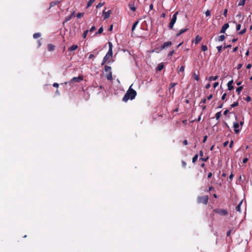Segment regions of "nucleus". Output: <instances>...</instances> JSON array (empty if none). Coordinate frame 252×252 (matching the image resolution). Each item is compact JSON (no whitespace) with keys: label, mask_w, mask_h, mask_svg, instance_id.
Masks as SVG:
<instances>
[{"label":"nucleus","mask_w":252,"mask_h":252,"mask_svg":"<svg viewBox=\"0 0 252 252\" xmlns=\"http://www.w3.org/2000/svg\"><path fill=\"white\" fill-rule=\"evenodd\" d=\"M206 98H204V99L201 100V101L200 102V104H201V103H206Z\"/></svg>","instance_id":"6e6d98bb"},{"label":"nucleus","mask_w":252,"mask_h":252,"mask_svg":"<svg viewBox=\"0 0 252 252\" xmlns=\"http://www.w3.org/2000/svg\"><path fill=\"white\" fill-rule=\"evenodd\" d=\"M227 10L225 9L223 12V15L226 17L227 15Z\"/></svg>","instance_id":"052dcab7"},{"label":"nucleus","mask_w":252,"mask_h":252,"mask_svg":"<svg viewBox=\"0 0 252 252\" xmlns=\"http://www.w3.org/2000/svg\"><path fill=\"white\" fill-rule=\"evenodd\" d=\"M71 16H68L65 18V22H67L71 19Z\"/></svg>","instance_id":"4c0bfd02"},{"label":"nucleus","mask_w":252,"mask_h":252,"mask_svg":"<svg viewBox=\"0 0 252 252\" xmlns=\"http://www.w3.org/2000/svg\"><path fill=\"white\" fill-rule=\"evenodd\" d=\"M246 0H239L238 1V6H243L245 5Z\"/></svg>","instance_id":"412c9836"},{"label":"nucleus","mask_w":252,"mask_h":252,"mask_svg":"<svg viewBox=\"0 0 252 252\" xmlns=\"http://www.w3.org/2000/svg\"><path fill=\"white\" fill-rule=\"evenodd\" d=\"M208 49L207 46L206 45H202L201 46V50L203 51H206Z\"/></svg>","instance_id":"7c9ffc66"},{"label":"nucleus","mask_w":252,"mask_h":252,"mask_svg":"<svg viewBox=\"0 0 252 252\" xmlns=\"http://www.w3.org/2000/svg\"><path fill=\"white\" fill-rule=\"evenodd\" d=\"M58 3V2H57V1H53V2H51V3H50V7H52V6H55Z\"/></svg>","instance_id":"58836bf2"},{"label":"nucleus","mask_w":252,"mask_h":252,"mask_svg":"<svg viewBox=\"0 0 252 252\" xmlns=\"http://www.w3.org/2000/svg\"><path fill=\"white\" fill-rule=\"evenodd\" d=\"M219 85V83L218 82H215L214 85H213V87L214 88H216Z\"/></svg>","instance_id":"5fc2aeb1"},{"label":"nucleus","mask_w":252,"mask_h":252,"mask_svg":"<svg viewBox=\"0 0 252 252\" xmlns=\"http://www.w3.org/2000/svg\"><path fill=\"white\" fill-rule=\"evenodd\" d=\"M213 97V95L212 94H210L208 97H207V99L208 100H210Z\"/></svg>","instance_id":"bf43d9fd"},{"label":"nucleus","mask_w":252,"mask_h":252,"mask_svg":"<svg viewBox=\"0 0 252 252\" xmlns=\"http://www.w3.org/2000/svg\"><path fill=\"white\" fill-rule=\"evenodd\" d=\"M94 55L93 54H90L89 56V59H91L94 57Z\"/></svg>","instance_id":"0e129e2a"},{"label":"nucleus","mask_w":252,"mask_h":252,"mask_svg":"<svg viewBox=\"0 0 252 252\" xmlns=\"http://www.w3.org/2000/svg\"><path fill=\"white\" fill-rule=\"evenodd\" d=\"M214 212L220 216H227L228 215V212L225 209H216L214 210Z\"/></svg>","instance_id":"39448f33"},{"label":"nucleus","mask_w":252,"mask_h":252,"mask_svg":"<svg viewBox=\"0 0 252 252\" xmlns=\"http://www.w3.org/2000/svg\"><path fill=\"white\" fill-rule=\"evenodd\" d=\"M208 199L209 198L207 195L198 196L197 197V202L198 203H203L206 205L208 203Z\"/></svg>","instance_id":"20e7f679"},{"label":"nucleus","mask_w":252,"mask_h":252,"mask_svg":"<svg viewBox=\"0 0 252 252\" xmlns=\"http://www.w3.org/2000/svg\"><path fill=\"white\" fill-rule=\"evenodd\" d=\"M138 23H139V21H137L135 22V23L133 24V25L132 26V32L134 31V30H135V28L136 27V26L138 24Z\"/></svg>","instance_id":"a878e982"},{"label":"nucleus","mask_w":252,"mask_h":252,"mask_svg":"<svg viewBox=\"0 0 252 252\" xmlns=\"http://www.w3.org/2000/svg\"><path fill=\"white\" fill-rule=\"evenodd\" d=\"M128 6L129 7V8L132 11H135V10H136V7L134 6V3H129V4H128Z\"/></svg>","instance_id":"2eb2a0df"},{"label":"nucleus","mask_w":252,"mask_h":252,"mask_svg":"<svg viewBox=\"0 0 252 252\" xmlns=\"http://www.w3.org/2000/svg\"><path fill=\"white\" fill-rule=\"evenodd\" d=\"M246 32V29H243V30L239 32V34H244V33H245V32Z\"/></svg>","instance_id":"79ce46f5"},{"label":"nucleus","mask_w":252,"mask_h":252,"mask_svg":"<svg viewBox=\"0 0 252 252\" xmlns=\"http://www.w3.org/2000/svg\"><path fill=\"white\" fill-rule=\"evenodd\" d=\"M198 155L197 154H196L192 158V162L193 163H194L196 162V161L197 160V158H198Z\"/></svg>","instance_id":"c756f323"},{"label":"nucleus","mask_w":252,"mask_h":252,"mask_svg":"<svg viewBox=\"0 0 252 252\" xmlns=\"http://www.w3.org/2000/svg\"><path fill=\"white\" fill-rule=\"evenodd\" d=\"M225 36L224 35H221L218 37V40L219 41H222L225 39Z\"/></svg>","instance_id":"b1692460"},{"label":"nucleus","mask_w":252,"mask_h":252,"mask_svg":"<svg viewBox=\"0 0 252 252\" xmlns=\"http://www.w3.org/2000/svg\"><path fill=\"white\" fill-rule=\"evenodd\" d=\"M248 160V158H244L243 160V162L244 163H246Z\"/></svg>","instance_id":"3c124183"},{"label":"nucleus","mask_w":252,"mask_h":252,"mask_svg":"<svg viewBox=\"0 0 252 252\" xmlns=\"http://www.w3.org/2000/svg\"><path fill=\"white\" fill-rule=\"evenodd\" d=\"M164 67V65L161 63L158 65L157 67V71H161Z\"/></svg>","instance_id":"dca6fc26"},{"label":"nucleus","mask_w":252,"mask_h":252,"mask_svg":"<svg viewBox=\"0 0 252 252\" xmlns=\"http://www.w3.org/2000/svg\"><path fill=\"white\" fill-rule=\"evenodd\" d=\"M83 80V77L82 76H79L78 77H74L69 82V83H73V82H80Z\"/></svg>","instance_id":"423d86ee"},{"label":"nucleus","mask_w":252,"mask_h":252,"mask_svg":"<svg viewBox=\"0 0 252 252\" xmlns=\"http://www.w3.org/2000/svg\"><path fill=\"white\" fill-rule=\"evenodd\" d=\"M241 26L240 24L237 25V26H236V31H238L239 30H240V28H241Z\"/></svg>","instance_id":"a18cd8bd"},{"label":"nucleus","mask_w":252,"mask_h":252,"mask_svg":"<svg viewBox=\"0 0 252 252\" xmlns=\"http://www.w3.org/2000/svg\"><path fill=\"white\" fill-rule=\"evenodd\" d=\"M106 77L107 79V80H111L112 79V73H108V74L106 75Z\"/></svg>","instance_id":"6ab92c4d"},{"label":"nucleus","mask_w":252,"mask_h":252,"mask_svg":"<svg viewBox=\"0 0 252 252\" xmlns=\"http://www.w3.org/2000/svg\"><path fill=\"white\" fill-rule=\"evenodd\" d=\"M179 12L176 11L173 15L172 19L169 24L168 28L169 29H172L175 23L176 22L177 18V15L178 14Z\"/></svg>","instance_id":"7ed1b4c3"},{"label":"nucleus","mask_w":252,"mask_h":252,"mask_svg":"<svg viewBox=\"0 0 252 252\" xmlns=\"http://www.w3.org/2000/svg\"><path fill=\"white\" fill-rule=\"evenodd\" d=\"M89 32V30H86L83 34V37L84 38H85L86 37V36L87 35L88 32Z\"/></svg>","instance_id":"e433bc0d"},{"label":"nucleus","mask_w":252,"mask_h":252,"mask_svg":"<svg viewBox=\"0 0 252 252\" xmlns=\"http://www.w3.org/2000/svg\"><path fill=\"white\" fill-rule=\"evenodd\" d=\"M221 116V111H220L219 112H217L215 115V117L216 118V120H218Z\"/></svg>","instance_id":"bb28decb"},{"label":"nucleus","mask_w":252,"mask_h":252,"mask_svg":"<svg viewBox=\"0 0 252 252\" xmlns=\"http://www.w3.org/2000/svg\"><path fill=\"white\" fill-rule=\"evenodd\" d=\"M238 49V47H235L233 49V52H235L237 51Z\"/></svg>","instance_id":"338daca9"},{"label":"nucleus","mask_w":252,"mask_h":252,"mask_svg":"<svg viewBox=\"0 0 252 252\" xmlns=\"http://www.w3.org/2000/svg\"><path fill=\"white\" fill-rule=\"evenodd\" d=\"M231 46H232L231 45H224V46L223 47V49H225L227 48H231Z\"/></svg>","instance_id":"864d4df0"},{"label":"nucleus","mask_w":252,"mask_h":252,"mask_svg":"<svg viewBox=\"0 0 252 252\" xmlns=\"http://www.w3.org/2000/svg\"><path fill=\"white\" fill-rule=\"evenodd\" d=\"M177 85V83H171L169 85V92L171 94H174L175 92V89L173 88Z\"/></svg>","instance_id":"0eeeda50"},{"label":"nucleus","mask_w":252,"mask_h":252,"mask_svg":"<svg viewBox=\"0 0 252 252\" xmlns=\"http://www.w3.org/2000/svg\"><path fill=\"white\" fill-rule=\"evenodd\" d=\"M131 87L132 85L130 86L123 98V100L125 102H126L128 99H133L137 94L136 92L132 89Z\"/></svg>","instance_id":"f257e3e1"},{"label":"nucleus","mask_w":252,"mask_h":252,"mask_svg":"<svg viewBox=\"0 0 252 252\" xmlns=\"http://www.w3.org/2000/svg\"><path fill=\"white\" fill-rule=\"evenodd\" d=\"M246 101L249 102V101H250L251 100V97L249 96H248L246 99Z\"/></svg>","instance_id":"8fccbe9b"},{"label":"nucleus","mask_w":252,"mask_h":252,"mask_svg":"<svg viewBox=\"0 0 252 252\" xmlns=\"http://www.w3.org/2000/svg\"><path fill=\"white\" fill-rule=\"evenodd\" d=\"M188 30V28H185V29H181L178 32H177L176 33V36H179L182 33L185 32Z\"/></svg>","instance_id":"ddd939ff"},{"label":"nucleus","mask_w":252,"mask_h":252,"mask_svg":"<svg viewBox=\"0 0 252 252\" xmlns=\"http://www.w3.org/2000/svg\"><path fill=\"white\" fill-rule=\"evenodd\" d=\"M233 80H231L230 81H229L227 83V87H228V90H229V91H231L232 90V89H233V86L232 85V84H233Z\"/></svg>","instance_id":"f8f14e48"},{"label":"nucleus","mask_w":252,"mask_h":252,"mask_svg":"<svg viewBox=\"0 0 252 252\" xmlns=\"http://www.w3.org/2000/svg\"><path fill=\"white\" fill-rule=\"evenodd\" d=\"M95 30V26H93L90 30V32H94V30Z\"/></svg>","instance_id":"c03bdc74"},{"label":"nucleus","mask_w":252,"mask_h":252,"mask_svg":"<svg viewBox=\"0 0 252 252\" xmlns=\"http://www.w3.org/2000/svg\"><path fill=\"white\" fill-rule=\"evenodd\" d=\"M53 86L54 87H56V88H58L59 87V84L57 83H54L53 84Z\"/></svg>","instance_id":"680f3d73"},{"label":"nucleus","mask_w":252,"mask_h":252,"mask_svg":"<svg viewBox=\"0 0 252 252\" xmlns=\"http://www.w3.org/2000/svg\"><path fill=\"white\" fill-rule=\"evenodd\" d=\"M174 53V51L173 50V51H171L170 52H169L168 54V56H172V55Z\"/></svg>","instance_id":"49530a36"},{"label":"nucleus","mask_w":252,"mask_h":252,"mask_svg":"<svg viewBox=\"0 0 252 252\" xmlns=\"http://www.w3.org/2000/svg\"><path fill=\"white\" fill-rule=\"evenodd\" d=\"M172 45V42L171 41H168L164 43L161 46V50H163L166 47H168Z\"/></svg>","instance_id":"6e6552de"},{"label":"nucleus","mask_w":252,"mask_h":252,"mask_svg":"<svg viewBox=\"0 0 252 252\" xmlns=\"http://www.w3.org/2000/svg\"><path fill=\"white\" fill-rule=\"evenodd\" d=\"M182 165L183 166V167H185L186 166V162L184 161H182Z\"/></svg>","instance_id":"e2e57ef3"},{"label":"nucleus","mask_w":252,"mask_h":252,"mask_svg":"<svg viewBox=\"0 0 252 252\" xmlns=\"http://www.w3.org/2000/svg\"><path fill=\"white\" fill-rule=\"evenodd\" d=\"M233 127L234 128V131L236 133H238L239 132L240 129H238L239 127V124L238 122H236L233 123Z\"/></svg>","instance_id":"9d476101"},{"label":"nucleus","mask_w":252,"mask_h":252,"mask_svg":"<svg viewBox=\"0 0 252 252\" xmlns=\"http://www.w3.org/2000/svg\"><path fill=\"white\" fill-rule=\"evenodd\" d=\"M226 96V93H224L221 96V99L222 100H224L225 98V97Z\"/></svg>","instance_id":"09e8293b"},{"label":"nucleus","mask_w":252,"mask_h":252,"mask_svg":"<svg viewBox=\"0 0 252 252\" xmlns=\"http://www.w3.org/2000/svg\"><path fill=\"white\" fill-rule=\"evenodd\" d=\"M48 49L49 51H53L55 49V46L51 44L48 45Z\"/></svg>","instance_id":"aec40b11"},{"label":"nucleus","mask_w":252,"mask_h":252,"mask_svg":"<svg viewBox=\"0 0 252 252\" xmlns=\"http://www.w3.org/2000/svg\"><path fill=\"white\" fill-rule=\"evenodd\" d=\"M218 79V76H210L209 79H208V80L209 81H215L217 79Z\"/></svg>","instance_id":"5701e85b"},{"label":"nucleus","mask_w":252,"mask_h":252,"mask_svg":"<svg viewBox=\"0 0 252 252\" xmlns=\"http://www.w3.org/2000/svg\"><path fill=\"white\" fill-rule=\"evenodd\" d=\"M104 3H102V2H99L98 3L96 6V8H99L100 7H101V6H103V5L104 4Z\"/></svg>","instance_id":"f704fd0d"},{"label":"nucleus","mask_w":252,"mask_h":252,"mask_svg":"<svg viewBox=\"0 0 252 252\" xmlns=\"http://www.w3.org/2000/svg\"><path fill=\"white\" fill-rule=\"evenodd\" d=\"M218 51L219 52H220L222 50V46H218L217 47Z\"/></svg>","instance_id":"37998d69"},{"label":"nucleus","mask_w":252,"mask_h":252,"mask_svg":"<svg viewBox=\"0 0 252 252\" xmlns=\"http://www.w3.org/2000/svg\"><path fill=\"white\" fill-rule=\"evenodd\" d=\"M229 28V24L227 23H226L224 24L222 27H221V30L220 32V33H224L226 31V30Z\"/></svg>","instance_id":"1a4fd4ad"},{"label":"nucleus","mask_w":252,"mask_h":252,"mask_svg":"<svg viewBox=\"0 0 252 252\" xmlns=\"http://www.w3.org/2000/svg\"><path fill=\"white\" fill-rule=\"evenodd\" d=\"M110 13H111L110 10H108V11H103V15L104 16V19H106L110 17Z\"/></svg>","instance_id":"9b49d317"},{"label":"nucleus","mask_w":252,"mask_h":252,"mask_svg":"<svg viewBox=\"0 0 252 252\" xmlns=\"http://www.w3.org/2000/svg\"><path fill=\"white\" fill-rule=\"evenodd\" d=\"M205 15L208 17V16H210L211 15V13H210V10H207L206 12H205Z\"/></svg>","instance_id":"ea45409f"},{"label":"nucleus","mask_w":252,"mask_h":252,"mask_svg":"<svg viewBox=\"0 0 252 252\" xmlns=\"http://www.w3.org/2000/svg\"><path fill=\"white\" fill-rule=\"evenodd\" d=\"M252 67V65L251 64H248L247 65V69H250Z\"/></svg>","instance_id":"774afa93"},{"label":"nucleus","mask_w":252,"mask_h":252,"mask_svg":"<svg viewBox=\"0 0 252 252\" xmlns=\"http://www.w3.org/2000/svg\"><path fill=\"white\" fill-rule=\"evenodd\" d=\"M228 111H229V110H227V109L225 110L223 112V114H224V115H226L228 113Z\"/></svg>","instance_id":"69168bd1"},{"label":"nucleus","mask_w":252,"mask_h":252,"mask_svg":"<svg viewBox=\"0 0 252 252\" xmlns=\"http://www.w3.org/2000/svg\"><path fill=\"white\" fill-rule=\"evenodd\" d=\"M207 139V135L204 136L203 137V142L205 143Z\"/></svg>","instance_id":"603ef678"},{"label":"nucleus","mask_w":252,"mask_h":252,"mask_svg":"<svg viewBox=\"0 0 252 252\" xmlns=\"http://www.w3.org/2000/svg\"><path fill=\"white\" fill-rule=\"evenodd\" d=\"M202 39V38L200 37L199 35H197L195 39L193 40V42H195V44H198Z\"/></svg>","instance_id":"4468645a"},{"label":"nucleus","mask_w":252,"mask_h":252,"mask_svg":"<svg viewBox=\"0 0 252 252\" xmlns=\"http://www.w3.org/2000/svg\"><path fill=\"white\" fill-rule=\"evenodd\" d=\"M105 71L106 72H111V67L110 66L105 65Z\"/></svg>","instance_id":"a211bd4d"},{"label":"nucleus","mask_w":252,"mask_h":252,"mask_svg":"<svg viewBox=\"0 0 252 252\" xmlns=\"http://www.w3.org/2000/svg\"><path fill=\"white\" fill-rule=\"evenodd\" d=\"M211 86V84L210 83H208V84H207L206 86H205V88L206 89H208Z\"/></svg>","instance_id":"4d7b16f0"},{"label":"nucleus","mask_w":252,"mask_h":252,"mask_svg":"<svg viewBox=\"0 0 252 252\" xmlns=\"http://www.w3.org/2000/svg\"><path fill=\"white\" fill-rule=\"evenodd\" d=\"M238 104H239L238 102H235L231 105V107L233 108L235 106H237L238 105Z\"/></svg>","instance_id":"c9c22d12"},{"label":"nucleus","mask_w":252,"mask_h":252,"mask_svg":"<svg viewBox=\"0 0 252 252\" xmlns=\"http://www.w3.org/2000/svg\"><path fill=\"white\" fill-rule=\"evenodd\" d=\"M78 48V45H73L71 46L68 49L69 51H73L75 50H76Z\"/></svg>","instance_id":"f3484780"},{"label":"nucleus","mask_w":252,"mask_h":252,"mask_svg":"<svg viewBox=\"0 0 252 252\" xmlns=\"http://www.w3.org/2000/svg\"><path fill=\"white\" fill-rule=\"evenodd\" d=\"M208 158H201L200 159L201 160H202V161H206L208 159Z\"/></svg>","instance_id":"13d9d810"},{"label":"nucleus","mask_w":252,"mask_h":252,"mask_svg":"<svg viewBox=\"0 0 252 252\" xmlns=\"http://www.w3.org/2000/svg\"><path fill=\"white\" fill-rule=\"evenodd\" d=\"M185 69V67L184 66H181L179 69V72H183Z\"/></svg>","instance_id":"a19ab883"},{"label":"nucleus","mask_w":252,"mask_h":252,"mask_svg":"<svg viewBox=\"0 0 252 252\" xmlns=\"http://www.w3.org/2000/svg\"><path fill=\"white\" fill-rule=\"evenodd\" d=\"M242 204V201L236 207V210L239 212H241V206Z\"/></svg>","instance_id":"4be33fe9"},{"label":"nucleus","mask_w":252,"mask_h":252,"mask_svg":"<svg viewBox=\"0 0 252 252\" xmlns=\"http://www.w3.org/2000/svg\"><path fill=\"white\" fill-rule=\"evenodd\" d=\"M193 76H194V79L195 80H196V81H198L199 80V76L198 75H197L195 73H194L193 74Z\"/></svg>","instance_id":"72a5a7b5"},{"label":"nucleus","mask_w":252,"mask_h":252,"mask_svg":"<svg viewBox=\"0 0 252 252\" xmlns=\"http://www.w3.org/2000/svg\"><path fill=\"white\" fill-rule=\"evenodd\" d=\"M242 65H243V64H242V63H239V64L237 65V69H240V68L242 67Z\"/></svg>","instance_id":"de8ad7c7"},{"label":"nucleus","mask_w":252,"mask_h":252,"mask_svg":"<svg viewBox=\"0 0 252 252\" xmlns=\"http://www.w3.org/2000/svg\"><path fill=\"white\" fill-rule=\"evenodd\" d=\"M242 89H243L242 86L239 87L238 88H237L236 91L238 94H239L240 93V92H241V91L242 90Z\"/></svg>","instance_id":"c85d7f7f"},{"label":"nucleus","mask_w":252,"mask_h":252,"mask_svg":"<svg viewBox=\"0 0 252 252\" xmlns=\"http://www.w3.org/2000/svg\"><path fill=\"white\" fill-rule=\"evenodd\" d=\"M103 28H102V27H100V28L98 29V30L97 32L95 34H100V33H101L103 32Z\"/></svg>","instance_id":"473e14b6"},{"label":"nucleus","mask_w":252,"mask_h":252,"mask_svg":"<svg viewBox=\"0 0 252 252\" xmlns=\"http://www.w3.org/2000/svg\"><path fill=\"white\" fill-rule=\"evenodd\" d=\"M108 44L109 45V50L103 58V59H104V62H107L110 58L112 57L113 55V44L111 42H108Z\"/></svg>","instance_id":"f03ea898"},{"label":"nucleus","mask_w":252,"mask_h":252,"mask_svg":"<svg viewBox=\"0 0 252 252\" xmlns=\"http://www.w3.org/2000/svg\"><path fill=\"white\" fill-rule=\"evenodd\" d=\"M95 0H89L87 3V7L90 6Z\"/></svg>","instance_id":"cd10ccee"},{"label":"nucleus","mask_w":252,"mask_h":252,"mask_svg":"<svg viewBox=\"0 0 252 252\" xmlns=\"http://www.w3.org/2000/svg\"><path fill=\"white\" fill-rule=\"evenodd\" d=\"M41 34L39 32L35 33L33 35V37L35 39L40 37Z\"/></svg>","instance_id":"393cba45"},{"label":"nucleus","mask_w":252,"mask_h":252,"mask_svg":"<svg viewBox=\"0 0 252 252\" xmlns=\"http://www.w3.org/2000/svg\"><path fill=\"white\" fill-rule=\"evenodd\" d=\"M84 13H78L77 14L76 17L78 18H81L84 16Z\"/></svg>","instance_id":"2f4dec72"}]
</instances>
